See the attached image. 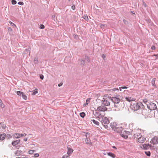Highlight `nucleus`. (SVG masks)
Returning a JSON list of instances; mask_svg holds the SVG:
<instances>
[{
  "label": "nucleus",
  "instance_id": "obj_54",
  "mask_svg": "<svg viewBox=\"0 0 158 158\" xmlns=\"http://www.w3.org/2000/svg\"><path fill=\"white\" fill-rule=\"evenodd\" d=\"M101 114H102V117H104V116L105 114L103 111H101Z\"/></svg>",
  "mask_w": 158,
  "mask_h": 158
},
{
  "label": "nucleus",
  "instance_id": "obj_10",
  "mask_svg": "<svg viewBox=\"0 0 158 158\" xmlns=\"http://www.w3.org/2000/svg\"><path fill=\"white\" fill-rule=\"evenodd\" d=\"M104 100H102V104L105 106H108L110 105V102L106 99L104 98Z\"/></svg>",
  "mask_w": 158,
  "mask_h": 158
},
{
  "label": "nucleus",
  "instance_id": "obj_23",
  "mask_svg": "<svg viewBox=\"0 0 158 158\" xmlns=\"http://www.w3.org/2000/svg\"><path fill=\"white\" fill-rule=\"evenodd\" d=\"M91 121H92L93 122V123L95 124L97 126L99 125V123L98 121H97L94 119L91 120Z\"/></svg>",
  "mask_w": 158,
  "mask_h": 158
},
{
  "label": "nucleus",
  "instance_id": "obj_13",
  "mask_svg": "<svg viewBox=\"0 0 158 158\" xmlns=\"http://www.w3.org/2000/svg\"><path fill=\"white\" fill-rule=\"evenodd\" d=\"M117 126L116 123H110V126L112 128V130L114 131L115 129V128H116Z\"/></svg>",
  "mask_w": 158,
  "mask_h": 158
},
{
  "label": "nucleus",
  "instance_id": "obj_58",
  "mask_svg": "<svg viewBox=\"0 0 158 158\" xmlns=\"http://www.w3.org/2000/svg\"><path fill=\"white\" fill-rule=\"evenodd\" d=\"M63 84V83H62L61 82L60 83L58 84V86H59V87H60Z\"/></svg>",
  "mask_w": 158,
  "mask_h": 158
},
{
  "label": "nucleus",
  "instance_id": "obj_53",
  "mask_svg": "<svg viewBox=\"0 0 158 158\" xmlns=\"http://www.w3.org/2000/svg\"><path fill=\"white\" fill-rule=\"evenodd\" d=\"M151 49H152V50H155V49H156V47H155V46L154 45H152V46L151 47Z\"/></svg>",
  "mask_w": 158,
  "mask_h": 158
},
{
  "label": "nucleus",
  "instance_id": "obj_57",
  "mask_svg": "<svg viewBox=\"0 0 158 158\" xmlns=\"http://www.w3.org/2000/svg\"><path fill=\"white\" fill-rule=\"evenodd\" d=\"M120 104H121V105L123 104V106H123V107L124 106V103L123 102V101H122L120 102Z\"/></svg>",
  "mask_w": 158,
  "mask_h": 158
},
{
  "label": "nucleus",
  "instance_id": "obj_46",
  "mask_svg": "<svg viewBox=\"0 0 158 158\" xmlns=\"http://www.w3.org/2000/svg\"><path fill=\"white\" fill-rule=\"evenodd\" d=\"M37 93L38 91H34L33 92V93L32 94V95H34Z\"/></svg>",
  "mask_w": 158,
  "mask_h": 158
},
{
  "label": "nucleus",
  "instance_id": "obj_44",
  "mask_svg": "<svg viewBox=\"0 0 158 158\" xmlns=\"http://www.w3.org/2000/svg\"><path fill=\"white\" fill-rule=\"evenodd\" d=\"M40 78L42 80H43L44 78V76L43 75L41 74L40 75Z\"/></svg>",
  "mask_w": 158,
  "mask_h": 158
},
{
  "label": "nucleus",
  "instance_id": "obj_47",
  "mask_svg": "<svg viewBox=\"0 0 158 158\" xmlns=\"http://www.w3.org/2000/svg\"><path fill=\"white\" fill-rule=\"evenodd\" d=\"M111 90H112L113 91H115L116 90H117L118 91H119V89H118V88H114L113 89H111Z\"/></svg>",
  "mask_w": 158,
  "mask_h": 158
},
{
  "label": "nucleus",
  "instance_id": "obj_59",
  "mask_svg": "<svg viewBox=\"0 0 158 158\" xmlns=\"http://www.w3.org/2000/svg\"><path fill=\"white\" fill-rule=\"evenodd\" d=\"M99 111H98V112H97V111L95 113V114H94V115H95L96 114L98 116V114L99 113Z\"/></svg>",
  "mask_w": 158,
  "mask_h": 158
},
{
  "label": "nucleus",
  "instance_id": "obj_62",
  "mask_svg": "<svg viewBox=\"0 0 158 158\" xmlns=\"http://www.w3.org/2000/svg\"><path fill=\"white\" fill-rule=\"evenodd\" d=\"M27 139V138H25L23 139V140L24 141H26Z\"/></svg>",
  "mask_w": 158,
  "mask_h": 158
},
{
  "label": "nucleus",
  "instance_id": "obj_18",
  "mask_svg": "<svg viewBox=\"0 0 158 158\" xmlns=\"http://www.w3.org/2000/svg\"><path fill=\"white\" fill-rule=\"evenodd\" d=\"M107 154L108 156H109L113 158H114L116 157L115 155L111 152H109L107 153Z\"/></svg>",
  "mask_w": 158,
  "mask_h": 158
},
{
  "label": "nucleus",
  "instance_id": "obj_17",
  "mask_svg": "<svg viewBox=\"0 0 158 158\" xmlns=\"http://www.w3.org/2000/svg\"><path fill=\"white\" fill-rule=\"evenodd\" d=\"M6 137V134L5 133H3L0 134V140H3Z\"/></svg>",
  "mask_w": 158,
  "mask_h": 158
},
{
  "label": "nucleus",
  "instance_id": "obj_40",
  "mask_svg": "<svg viewBox=\"0 0 158 158\" xmlns=\"http://www.w3.org/2000/svg\"><path fill=\"white\" fill-rule=\"evenodd\" d=\"M45 28V26L43 24H40V28L41 29H44Z\"/></svg>",
  "mask_w": 158,
  "mask_h": 158
},
{
  "label": "nucleus",
  "instance_id": "obj_52",
  "mask_svg": "<svg viewBox=\"0 0 158 158\" xmlns=\"http://www.w3.org/2000/svg\"><path fill=\"white\" fill-rule=\"evenodd\" d=\"M8 30L9 31H12V28L10 27H8Z\"/></svg>",
  "mask_w": 158,
  "mask_h": 158
},
{
  "label": "nucleus",
  "instance_id": "obj_60",
  "mask_svg": "<svg viewBox=\"0 0 158 158\" xmlns=\"http://www.w3.org/2000/svg\"><path fill=\"white\" fill-rule=\"evenodd\" d=\"M102 58L103 59L106 57V56L104 54H102Z\"/></svg>",
  "mask_w": 158,
  "mask_h": 158
},
{
  "label": "nucleus",
  "instance_id": "obj_61",
  "mask_svg": "<svg viewBox=\"0 0 158 158\" xmlns=\"http://www.w3.org/2000/svg\"><path fill=\"white\" fill-rule=\"evenodd\" d=\"M104 126L106 129L107 128V127H108V126L107 125H104Z\"/></svg>",
  "mask_w": 158,
  "mask_h": 158
},
{
  "label": "nucleus",
  "instance_id": "obj_22",
  "mask_svg": "<svg viewBox=\"0 0 158 158\" xmlns=\"http://www.w3.org/2000/svg\"><path fill=\"white\" fill-rule=\"evenodd\" d=\"M22 152V151L20 150H17L15 152V154L17 156H19L20 155V153Z\"/></svg>",
  "mask_w": 158,
  "mask_h": 158
},
{
  "label": "nucleus",
  "instance_id": "obj_32",
  "mask_svg": "<svg viewBox=\"0 0 158 158\" xmlns=\"http://www.w3.org/2000/svg\"><path fill=\"white\" fill-rule=\"evenodd\" d=\"M140 135V134L139 133V134H134V137L135 138H138L139 137V136Z\"/></svg>",
  "mask_w": 158,
  "mask_h": 158
},
{
  "label": "nucleus",
  "instance_id": "obj_3",
  "mask_svg": "<svg viewBox=\"0 0 158 158\" xmlns=\"http://www.w3.org/2000/svg\"><path fill=\"white\" fill-rule=\"evenodd\" d=\"M147 108L151 110H155L157 108L156 104L153 102H150L147 105Z\"/></svg>",
  "mask_w": 158,
  "mask_h": 158
},
{
  "label": "nucleus",
  "instance_id": "obj_51",
  "mask_svg": "<svg viewBox=\"0 0 158 158\" xmlns=\"http://www.w3.org/2000/svg\"><path fill=\"white\" fill-rule=\"evenodd\" d=\"M68 157V156L67 155H64L61 157V158H67Z\"/></svg>",
  "mask_w": 158,
  "mask_h": 158
},
{
  "label": "nucleus",
  "instance_id": "obj_2",
  "mask_svg": "<svg viewBox=\"0 0 158 158\" xmlns=\"http://www.w3.org/2000/svg\"><path fill=\"white\" fill-rule=\"evenodd\" d=\"M142 104V102H139L135 103H131V107L133 109L135 110H137L141 108V105Z\"/></svg>",
  "mask_w": 158,
  "mask_h": 158
},
{
  "label": "nucleus",
  "instance_id": "obj_42",
  "mask_svg": "<svg viewBox=\"0 0 158 158\" xmlns=\"http://www.w3.org/2000/svg\"><path fill=\"white\" fill-rule=\"evenodd\" d=\"M39 155L38 153H35L34 154V158H36L39 157Z\"/></svg>",
  "mask_w": 158,
  "mask_h": 158
},
{
  "label": "nucleus",
  "instance_id": "obj_64",
  "mask_svg": "<svg viewBox=\"0 0 158 158\" xmlns=\"http://www.w3.org/2000/svg\"><path fill=\"white\" fill-rule=\"evenodd\" d=\"M112 147L113 148H114V149H117V148L116 147H115V146H112Z\"/></svg>",
  "mask_w": 158,
  "mask_h": 158
},
{
  "label": "nucleus",
  "instance_id": "obj_34",
  "mask_svg": "<svg viewBox=\"0 0 158 158\" xmlns=\"http://www.w3.org/2000/svg\"><path fill=\"white\" fill-rule=\"evenodd\" d=\"M6 138L7 139H9L10 138H11L12 136L10 135L9 134H7L6 135Z\"/></svg>",
  "mask_w": 158,
  "mask_h": 158
},
{
  "label": "nucleus",
  "instance_id": "obj_63",
  "mask_svg": "<svg viewBox=\"0 0 158 158\" xmlns=\"http://www.w3.org/2000/svg\"><path fill=\"white\" fill-rule=\"evenodd\" d=\"M143 6L145 7H147V5L144 2H143Z\"/></svg>",
  "mask_w": 158,
  "mask_h": 158
},
{
  "label": "nucleus",
  "instance_id": "obj_21",
  "mask_svg": "<svg viewBox=\"0 0 158 158\" xmlns=\"http://www.w3.org/2000/svg\"><path fill=\"white\" fill-rule=\"evenodd\" d=\"M90 98H88L86 100V102L83 105V106L84 107H85L87 105L88 103L90 102Z\"/></svg>",
  "mask_w": 158,
  "mask_h": 158
},
{
  "label": "nucleus",
  "instance_id": "obj_12",
  "mask_svg": "<svg viewBox=\"0 0 158 158\" xmlns=\"http://www.w3.org/2000/svg\"><path fill=\"white\" fill-rule=\"evenodd\" d=\"M143 149L144 150L147 149L149 148L152 147L151 144L148 143V144H145L143 145Z\"/></svg>",
  "mask_w": 158,
  "mask_h": 158
},
{
  "label": "nucleus",
  "instance_id": "obj_55",
  "mask_svg": "<svg viewBox=\"0 0 158 158\" xmlns=\"http://www.w3.org/2000/svg\"><path fill=\"white\" fill-rule=\"evenodd\" d=\"M75 8L76 7L75 5H73L71 6L72 9L73 10H74L75 9Z\"/></svg>",
  "mask_w": 158,
  "mask_h": 158
},
{
  "label": "nucleus",
  "instance_id": "obj_26",
  "mask_svg": "<svg viewBox=\"0 0 158 158\" xmlns=\"http://www.w3.org/2000/svg\"><path fill=\"white\" fill-rule=\"evenodd\" d=\"M0 106L2 108H3L5 107V105L3 103L1 99H0Z\"/></svg>",
  "mask_w": 158,
  "mask_h": 158
},
{
  "label": "nucleus",
  "instance_id": "obj_38",
  "mask_svg": "<svg viewBox=\"0 0 158 158\" xmlns=\"http://www.w3.org/2000/svg\"><path fill=\"white\" fill-rule=\"evenodd\" d=\"M12 4L13 5H15L16 4L17 2L15 0H11Z\"/></svg>",
  "mask_w": 158,
  "mask_h": 158
},
{
  "label": "nucleus",
  "instance_id": "obj_49",
  "mask_svg": "<svg viewBox=\"0 0 158 158\" xmlns=\"http://www.w3.org/2000/svg\"><path fill=\"white\" fill-rule=\"evenodd\" d=\"M18 4L19 5H23L24 4L23 2H18Z\"/></svg>",
  "mask_w": 158,
  "mask_h": 158
},
{
  "label": "nucleus",
  "instance_id": "obj_48",
  "mask_svg": "<svg viewBox=\"0 0 158 158\" xmlns=\"http://www.w3.org/2000/svg\"><path fill=\"white\" fill-rule=\"evenodd\" d=\"M84 18L86 20L88 19V16L86 15L84 16Z\"/></svg>",
  "mask_w": 158,
  "mask_h": 158
},
{
  "label": "nucleus",
  "instance_id": "obj_41",
  "mask_svg": "<svg viewBox=\"0 0 158 158\" xmlns=\"http://www.w3.org/2000/svg\"><path fill=\"white\" fill-rule=\"evenodd\" d=\"M123 21L124 23L125 24H128V22L127 21L126 19H123Z\"/></svg>",
  "mask_w": 158,
  "mask_h": 158
},
{
  "label": "nucleus",
  "instance_id": "obj_25",
  "mask_svg": "<svg viewBox=\"0 0 158 158\" xmlns=\"http://www.w3.org/2000/svg\"><path fill=\"white\" fill-rule=\"evenodd\" d=\"M81 62V65L82 66H84L85 65V60H80Z\"/></svg>",
  "mask_w": 158,
  "mask_h": 158
},
{
  "label": "nucleus",
  "instance_id": "obj_43",
  "mask_svg": "<svg viewBox=\"0 0 158 158\" xmlns=\"http://www.w3.org/2000/svg\"><path fill=\"white\" fill-rule=\"evenodd\" d=\"M84 133L85 134V136L86 137H87V136H89L90 135V133L87 132H85Z\"/></svg>",
  "mask_w": 158,
  "mask_h": 158
},
{
  "label": "nucleus",
  "instance_id": "obj_5",
  "mask_svg": "<svg viewBox=\"0 0 158 158\" xmlns=\"http://www.w3.org/2000/svg\"><path fill=\"white\" fill-rule=\"evenodd\" d=\"M17 94L20 96H22L23 98L25 100H27V96L24 94V93L21 91H18L17 92Z\"/></svg>",
  "mask_w": 158,
  "mask_h": 158
},
{
  "label": "nucleus",
  "instance_id": "obj_29",
  "mask_svg": "<svg viewBox=\"0 0 158 158\" xmlns=\"http://www.w3.org/2000/svg\"><path fill=\"white\" fill-rule=\"evenodd\" d=\"M9 23L10 24V25L11 26H13L14 27H16V26L15 24L14 23L12 22H11V21H9Z\"/></svg>",
  "mask_w": 158,
  "mask_h": 158
},
{
  "label": "nucleus",
  "instance_id": "obj_1",
  "mask_svg": "<svg viewBox=\"0 0 158 158\" xmlns=\"http://www.w3.org/2000/svg\"><path fill=\"white\" fill-rule=\"evenodd\" d=\"M119 97H120V95H118L114 97H110L109 98V99L114 103V107L116 108V109H115V111H118L121 108V107L119 104L120 101V99L119 98Z\"/></svg>",
  "mask_w": 158,
  "mask_h": 158
},
{
  "label": "nucleus",
  "instance_id": "obj_33",
  "mask_svg": "<svg viewBox=\"0 0 158 158\" xmlns=\"http://www.w3.org/2000/svg\"><path fill=\"white\" fill-rule=\"evenodd\" d=\"M100 26L101 28H104L106 27V25L104 24L100 23Z\"/></svg>",
  "mask_w": 158,
  "mask_h": 158
},
{
  "label": "nucleus",
  "instance_id": "obj_24",
  "mask_svg": "<svg viewBox=\"0 0 158 158\" xmlns=\"http://www.w3.org/2000/svg\"><path fill=\"white\" fill-rule=\"evenodd\" d=\"M155 78L153 79L152 81V85L154 87L156 86V85L155 83Z\"/></svg>",
  "mask_w": 158,
  "mask_h": 158
},
{
  "label": "nucleus",
  "instance_id": "obj_56",
  "mask_svg": "<svg viewBox=\"0 0 158 158\" xmlns=\"http://www.w3.org/2000/svg\"><path fill=\"white\" fill-rule=\"evenodd\" d=\"M153 56H155L156 57V58L155 59H157L158 58V54H154Z\"/></svg>",
  "mask_w": 158,
  "mask_h": 158
},
{
  "label": "nucleus",
  "instance_id": "obj_4",
  "mask_svg": "<svg viewBox=\"0 0 158 158\" xmlns=\"http://www.w3.org/2000/svg\"><path fill=\"white\" fill-rule=\"evenodd\" d=\"M130 132L126 131H123L121 133L120 135L122 137L125 138L127 139L128 137V135L129 134Z\"/></svg>",
  "mask_w": 158,
  "mask_h": 158
},
{
  "label": "nucleus",
  "instance_id": "obj_50",
  "mask_svg": "<svg viewBox=\"0 0 158 158\" xmlns=\"http://www.w3.org/2000/svg\"><path fill=\"white\" fill-rule=\"evenodd\" d=\"M143 101L144 102V104H145L147 106V104L146 103L147 102V100L146 99H144L143 100Z\"/></svg>",
  "mask_w": 158,
  "mask_h": 158
},
{
  "label": "nucleus",
  "instance_id": "obj_27",
  "mask_svg": "<svg viewBox=\"0 0 158 158\" xmlns=\"http://www.w3.org/2000/svg\"><path fill=\"white\" fill-rule=\"evenodd\" d=\"M85 114L84 112H81L80 113V116L82 118H83L85 116Z\"/></svg>",
  "mask_w": 158,
  "mask_h": 158
},
{
  "label": "nucleus",
  "instance_id": "obj_30",
  "mask_svg": "<svg viewBox=\"0 0 158 158\" xmlns=\"http://www.w3.org/2000/svg\"><path fill=\"white\" fill-rule=\"evenodd\" d=\"M145 106H146L145 104H143L142 103V104L141 105V108L142 109H144Z\"/></svg>",
  "mask_w": 158,
  "mask_h": 158
},
{
  "label": "nucleus",
  "instance_id": "obj_36",
  "mask_svg": "<svg viewBox=\"0 0 158 158\" xmlns=\"http://www.w3.org/2000/svg\"><path fill=\"white\" fill-rule=\"evenodd\" d=\"M1 124H2V128L3 129H5L6 128V125H5V124H4V123H1Z\"/></svg>",
  "mask_w": 158,
  "mask_h": 158
},
{
  "label": "nucleus",
  "instance_id": "obj_7",
  "mask_svg": "<svg viewBox=\"0 0 158 158\" xmlns=\"http://www.w3.org/2000/svg\"><path fill=\"white\" fill-rule=\"evenodd\" d=\"M101 122L102 124H108L110 123L109 120L106 117L102 118Z\"/></svg>",
  "mask_w": 158,
  "mask_h": 158
},
{
  "label": "nucleus",
  "instance_id": "obj_20",
  "mask_svg": "<svg viewBox=\"0 0 158 158\" xmlns=\"http://www.w3.org/2000/svg\"><path fill=\"white\" fill-rule=\"evenodd\" d=\"M125 99L127 101L129 102H130L132 101H135V99H133L132 98L129 97H126Z\"/></svg>",
  "mask_w": 158,
  "mask_h": 158
},
{
  "label": "nucleus",
  "instance_id": "obj_28",
  "mask_svg": "<svg viewBox=\"0 0 158 158\" xmlns=\"http://www.w3.org/2000/svg\"><path fill=\"white\" fill-rule=\"evenodd\" d=\"M145 153L148 156H151V153L150 151L145 152Z\"/></svg>",
  "mask_w": 158,
  "mask_h": 158
},
{
  "label": "nucleus",
  "instance_id": "obj_39",
  "mask_svg": "<svg viewBox=\"0 0 158 158\" xmlns=\"http://www.w3.org/2000/svg\"><path fill=\"white\" fill-rule=\"evenodd\" d=\"M85 59L88 62L89 61V56H85Z\"/></svg>",
  "mask_w": 158,
  "mask_h": 158
},
{
  "label": "nucleus",
  "instance_id": "obj_35",
  "mask_svg": "<svg viewBox=\"0 0 158 158\" xmlns=\"http://www.w3.org/2000/svg\"><path fill=\"white\" fill-rule=\"evenodd\" d=\"M35 152V151L34 150H30L29 151V154H32L33 153Z\"/></svg>",
  "mask_w": 158,
  "mask_h": 158
},
{
  "label": "nucleus",
  "instance_id": "obj_15",
  "mask_svg": "<svg viewBox=\"0 0 158 158\" xmlns=\"http://www.w3.org/2000/svg\"><path fill=\"white\" fill-rule=\"evenodd\" d=\"M85 142L87 144H88L89 145H91L92 144V143L90 141V140L89 137H86V138L85 140Z\"/></svg>",
  "mask_w": 158,
  "mask_h": 158
},
{
  "label": "nucleus",
  "instance_id": "obj_11",
  "mask_svg": "<svg viewBox=\"0 0 158 158\" xmlns=\"http://www.w3.org/2000/svg\"><path fill=\"white\" fill-rule=\"evenodd\" d=\"M145 140V138H144V137L142 135L138 138V141L140 143H143L144 142Z\"/></svg>",
  "mask_w": 158,
  "mask_h": 158
},
{
  "label": "nucleus",
  "instance_id": "obj_9",
  "mask_svg": "<svg viewBox=\"0 0 158 158\" xmlns=\"http://www.w3.org/2000/svg\"><path fill=\"white\" fill-rule=\"evenodd\" d=\"M123 130V128L122 127L117 126L116 128H115L114 131L117 133H120L122 132Z\"/></svg>",
  "mask_w": 158,
  "mask_h": 158
},
{
  "label": "nucleus",
  "instance_id": "obj_31",
  "mask_svg": "<svg viewBox=\"0 0 158 158\" xmlns=\"http://www.w3.org/2000/svg\"><path fill=\"white\" fill-rule=\"evenodd\" d=\"M128 87L127 86H122L119 87V90L120 91L122 90V89H127Z\"/></svg>",
  "mask_w": 158,
  "mask_h": 158
},
{
  "label": "nucleus",
  "instance_id": "obj_14",
  "mask_svg": "<svg viewBox=\"0 0 158 158\" xmlns=\"http://www.w3.org/2000/svg\"><path fill=\"white\" fill-rule=\"evenodd\" d=\"M20 141V140L19 139L15 140L13 141L12 142L11 144L14 146H16L18 144H19Z\"/></svg>",
  "mask_w": 158,
  "mask_h": 158
},
{
  "label": "nucleus",
  "instance_id": "obj_19",
  "mask_svg": "<svg viewBox=\"0 0 158 158\" xmlns=\"http://www.w3.org/2000/svg\"><path fill=\"white\" fill-rule=\"evenodd\" d=\"M23 136V134L16 133L15 135V137L16 138H19Z\"/></svg>",
  "mask_w": 158,
  "mask_h": 158
},
{
  "label": "nucleus",
  "instance_id": "obj_16",
  "mask_svg": "<svg viewBox=\"0 0 158 158\" xmlns=\"http://www.w3.org/2000/svg\"><path fill=\"white\" fill-rule=\"evenodd\" d=\"M73 150L70 148H68V151L67 152V154L69 156L73 152Z\"/></svg>",
  "mask_w": 158,
  "mask_h": 158
},
{
  "label": "nucleus",
  "instance_id": "obj_37",
  "mask_svg": "<svg viewBox=\"0 0 158 158\" xmlns=\"http://www.w3.org/2000/svg\"><path fill=\"white\" fill-rule=\"evenodd\" d=\"M34 63L35 64H37L38 63V59L36 58H35L34 59Z\"/></svg>",
  "mask_w": 158,
  "mask_h": 158
},
{
  "label": "nucleus",
  "instance_id": "obj_8",
  "mask_svg": "<svg viewBox=\"0 0 158 158\" xmlns=\"http://www.w3.org/2000/svg\"><path fill=\"white\" fill-rule=\"evenodd\" d=\"M97 110L98 111L104 112L107 110V108L105 106H99L98 107Z\"/></svg>",
  "mask_w": 158,
  "mask_h": 158
},
{
  "label": "nucleus",
  "instance_id": "obj_6",
  "mask_svg": "<svg viewBox=\"0 0 158 158\" xmlns=\"http://www.w3.org/2000/svg\"><path fill=\"white\" fill-rule=\"evenodd\" d=\"M150 143L153 144H156L158 143V137H154L151 140Z\"/></svg>",
  "mask_w": 158,
  "mask_h": 158
},
{
  "label": "nucleus",
  "instance_id": "obj_45",
  "mask_svg": "<svg viewBox=\"0 0 158 158\" xmlns=\"http://www.w3.org/2000/svg\"><path fill=\"white\" fill-rule=\"evenodd\" d=\"M99 112L98 114V117L99 118H102V117L101 111H99Z\"/></svg>",
  "mask_w": 158,
  "mask_h": 158
}]
</instances>
